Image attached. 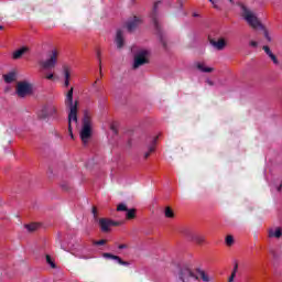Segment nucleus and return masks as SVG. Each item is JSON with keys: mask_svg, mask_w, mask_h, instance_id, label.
<instances>
[{"mask_svg": "<svg viewBox=\"0 0 282 282\" xmlns=\"http://www.w3.org/2000/svg\"><path fill=\"white\" fill-rule=\"evenodd\" d=\"M173 209H171L170 207H166L165 208V217H173Z\"/></svg>", "mask_w": 282, "mask_h": 282, "instance_id": "obj_31", "label": "nucleus"}, {"mask_svg": "<svg viewBox=\"0 0 282 282\" xmlns=\"http://www.w3.org/2000/svg\"><path fill=\"white\" fill-rule=\"evenodd\" d=\"M138 25H140V19H138V17H134L127 22L126 28L128 32H133V30H135Z\"/></svg>", "mask_w": 282, "mask_h": 282, "instance_id": "obj_15", "label": "nucleus"}, {"mask_svg": "<svg viewBox=\"0 0 282 282\" xmlns=\"http://www.w3.org/2000/svg\"><path fill=\"white\" fill-rule=\"evenodd\" d=\"M196 67L197 69H199V72H203L205 74H210V72H213V67H206L204 63L197 62Z\"/></svg>", "mask_w": 282, "mask_h": 282, "instance_id": "obj_21", "label": "nucleus"}, {"mask_svg": "<svg viewBox=\"0 0 282 282\" xmlns=\"http://www.w3.org/2000/svg\"><path fill=\"white\" fill-rule=\"evenodd\" d=\"M118 249H119V250H124V249H127V245H119V246H118Z\"/></svg>", "mask_w": 282, "mask_h": 282, "instance_id": "obj_37", "label": "nucleus"}, {"mask_svg": "<svg viewBox=\"0 0 282 282\" xmlns=\"http://www.w3.org/2000/svg\"><path fill=\"white\" fill-rule=\"evenodd\" d=\"M64 105L68 111V129L70 138H74V133H72V122H78V101H74V87L67 91Z\"/></svg>", "mask_w": 282, "mask_h": 282, "instance_id": "obj_1", "label": "nucleus"}, {"mask_svg": "<svg viewBox=\"0 0 282 282\" xmlns=\"http://www.w3.org/2000/svg\"><path fill=\"white\" fill-rule=\"evenodd\" d=\"M79 137L85 147L88 144L89 140H91V116L88 111L84 112Z\"/></svg>", "mask_w": 282, "mask_h": 282, "instance_id": "obj_4", "label": "nucleus"}, {"mask_svg": "<svg viewBox=\"0 0 282 282\" xmlns=\"http://www.w3.org/2000/svg\"><path fill=\"white\" fill-rule=\"evenodd\" d=\"M106 242V240H97L94 242V246H105Z\"/></svg>", "mask_w": 282, "mask_h": 282, "instance_id": "obj_32", "label": "nucleus"}, {"mask_svg": "<svg viewBox=\"0 0 282 282\" xmlns=\"http://www.w3.org/2000/svg\"><path fill=\"white\" fill-rule=\"evenodd\" d=\"M264 37L267 39V41H272V37H270V33H268V31L264 30Z\"/></svg>", "mask_w": 282, "mask_h": 282, "instance_id": "obj_34", "label": "nucleus"}, {"mask_svg": "<svg viewBox=\"0 0 282 282\" xmlns=\"http://www.w3.org/2000/svg\"><path fill=\"white\" fill-rule=\"evenodd\" d=\"M206 83H207V85H209L210 87H213V86L215 85V83H213V80H210V79H207Z\"/></svg>", "mask_w": 282, "mask_h": 282, "instance_id": "obj_38", "label": "nucleus"}, {"mask_svg": "<svg viewBox=\"0 0 282 282\" xmlns=\"http://www.w3.org/2000/svg\"><path fill=\"white\" fill-rule=\"evenodd\" d=\"M32 91V84L28 82H20L17 86V95L19 96V98H25V96H30Z\"/></svg>", "mask_w": 282, "mask_h": 282, "instance_id": "obj_10", "label": "nucleus"}, {"mask_svg": "<svg viewBox=\"0 0 282 282\" xmlns=\"http://www.w3.org/2000/svg\"><path fill=\"white\" fill-rule=\"evenodd\" d=\"M181 235H183V237H186V239H188L189 241H195L196 243H204V237L194 234L188 228L181 229Z\"/></svg>", "mask_w": 282, "mask_h": 282, "instance_id": "obj_12", "label": "nucleus"}, {"mask_svg": "<svg viewBox=\"0 0 282 282\" xmlns=\"http://www.w3.org/2000/svg\"><path fill=\"white\" fill-rule=\"evenodd\" d=\"M104 259H110L115 261V263H118L119 265H129V262L123 261L121 257L111 253H104Z\"/></svg>", "mask_w": 282, "mask_h": 282, "instance_id": "obj_14", "label": "nucleus"}, {"mask_svg": "<svg viewBox=\"0 0 282 282\" xmlns=\"http://www.w3.org/2000/svg\"><path fill=\"white\" fill-rule=\"evenodd\" d=\"M178 3L181 6V8H183L184 3L182 2V0H178Z\"/></svg>", "mask_w": 282, "mask_h": 282, "instance_id": "obj_40", "label": "nucleus"}, {"mask_svg": "<svg viewBox=\"0 0 282 282\" xmlns=\"http://www.w3.org/2000/svg\"><path fill=\"white\" fill-rule=\"evenodd\" d=\"M46 79L54 80V75L52 73H50L48 75H46Z\"/></svg>", "mask_w": 282, "mask_h": 282, "instance_id": "obj_35", "label": "nucleus"}, {"mask_svg": "<svg viewBox=\"0 0 282 282\" xmlns=\"http://www.w3.org/2000/svg\"><path fill=\"white\" fill-rule=\"evenodd\" d=\"M210 3H215L213 0H209Z\"/></svg>", "mask_w": 282, "mask_h": 282, "instance_id": "obj_44", "label": "nucleus"}, {"mask_svg": "<svg viewBox=\"0 0 282 282\" xmlns=\"http://www.w3.org/2000/svg\"><path fill=\"white\" fill-rule=\"evenodd\" d=\"M232 243H235V238H232V236H227L226 237V245L231 246Z\"/></svg>", "mask_w": 282, "mask_h": 282, "instance_id": "obj_29", "label": "nucleus"}, {"mask_svg": "<svg viewBox=\"0 0 282 282\" xmlns=\"http://www.w3.org/2000/svg\"><path fill=\"white\" fill-rule=\"evenodd\" d=\"M46 263H48L51 268H56V263H54V260H52V257H50V254H46Z\"/></svg>", "mask_w": 282, "mask_h": 282, "instance_id": "obj_27", "label": "nucleus"}, {"mask_svg": "<svg viewBox=\"0 0 282 282\" xmlns=\"http://www.w3.org/2000/svg\"><path fill=\"white\" fill-rule=\"evenodd\" d=\"M62 235L58 234L57 235V239L61 242V248L62 250H65L66 252H72L73 254H75L78 259H87V252H89V247H87V245L83 243V242H72L69 240H65V242H63L62 239Z\"/></svg>", "mask_w": 282, "mask_h": 282, "instance_id": "obj_2", "label": "nucleus"}, {"mask_svg": "<svg viewBox=\"0 0 282 282\" xmlns=\"http://www.w3.org/2000/svg\"><path fill=\"white\" fill-rule=\"evenodd\" d=\"M97 56H98V58H100V52H97Z\"/></svg>", "mask_w": 282, "mask_h": 282, "instance_id": "obj_41", "label": "nucleus"}, {"mask_svg": "<svg viewBox=\"0 0 282 282\" xmlns=\"http://www.w3.org/2000/svg\"><path fill=\"white\" fill-rule=\"evenodd\" d=\"M63 188H64V191H67V187L65 185H63Z\"/></svg>", "mask_w": 282, "mask_h": 282, "instance_id": "obj_42", "label": "nucleus"}, {"mask_svg": "<svg viewBox=\"0 0 282 282\" xmlns=\"http://www.w3.org/2000/svg\"><path fill=\"white\" fill-rule=\"evenodd\" d=\"M4 82L10 84L14 83V79L17 78V74L14 72H11L9 74L3 75Z\"/></svg>", "mask_w": 282, "mask_h": 282, "instance_id": "obj_22", "label": "nucleus"}, {"mask_svg": "<svg viewBox=\"0 0 282 282\" xmlns=\"http://www.w3.org/2000/svg\"><path fill=\"white\" fill-rule=\"evenodd\" d=\"M194 17H199V14H197V13H194Z\"/></svg>", "mask_w": 282, "mask_h": 282, "instance_id": "obj_43", "label": "nucleus"}, {"mask_svg": "<svg viewBox=\"0 0 282 282\" xmlns=\"http://www.w3.org/2000/svg\"><path fill=\"white\" fill-rule=\"evenodd\" d=\"M263 50L265 54H268L269 58H271V61L274 63V65H279V59H276V55L272 53L270 46H263Z\"/></svg>", "mask_w": 282, "mask_h": 282, "instance_id": "obj_19", "label": "nucleus"}, {"mask_svg": "<svg viewBox=\"0 0 282 282\" xmlns=\"http://www.w3.org/2000/svg\"><path fill=\"white\" fill-rule=\"evenodd\" d=\"M26 230H29V232H34V230H36L39 228V224H30V225H25Z\"/></svg>", "mask_w": 282, "mask_h": 282, "instance_id": "obj_26", "label": "nucleus"}, {"mask_svg": "<svg viewBox=\"0 0 282 282\" xmlns=\"http://www.w3.org/2000/svg\"><path fill=\"white\" fill-rule=\"evenodd\" d=\"M110 130L112 131L113 135H118V127L116 123H110Z\"/></svg>", "mask_w": 282, "mask_h": 282, "instance_id": "obj_28", "label": "nucleus"}, {"mask_svg": "<svg viewBox=\"0 0 282 282\" xmlns=\"http://www.w3.org/2000/svg\"><path fill=\"white\" fill-rule=\"evenodd\" d=\"M199 278L204 282L210 281V276H208V274H206V271L202 269H197L196 273H193L191 269H188L187 267H183L178 271V279L182 282H195L199 281Z\"/></svg>", "mask_w": 282, "mask_h": 282, "instance_id": "obj_3", "label": "nucleus"}, {"mask_svg": "<svg viewBox=\"0 0 282 282\" xmlns=\"http://www.w3.org/2000/svg\"><path fill=\"white\" fill-rule=\"evenodd\" d=\"M39 118L41 120H45L46 118H53L54 120H56V118H58V110L56 109V106H54L53 104H47L46 106H44L39 113Z\"/></svg>", "mask_w": 282, "mask_h": 282, "instance_id": "obj_9", "label": "nucleus"}, {"mask_svg": "<svg viewBox=\"0 0 282 282\" xmlns=\"http://www.w3.org/2000/svg\"><path fill=\"white\" fill-rule=\"evenodd\" d=\"M62 76L64 78V87H69V82L72 80V67L64 65L62 67Z\"/></svg>", "mask_w": 282, "mask_h": 282, "instance_id": "obj_13", "label": "nucleus"}, {"mask_svg": "<svg viewBox=\"0 0 282 282\" xmlns=\"http://www.w3.org/2000/svg\"><path fill=\"white\" fill-rule=\"evenodd\" d=\"M237 270H239V264L235 263L234 271H232V273H231V275L229 278V282L235 281V276H237Z\"/></svg>", "mask_w": 282, "mask_h": 282, "instance_id": "obj_25", "label": "nucleus"}, {"mask_svg": "<svg viewBox=\"0 0 282 282\" xmlns=\"http://www.w3.org/2000/svg\"><path fill=\"white\" fill-rule=\"evenodd\" d=\"M241 12L245 21L254 30H263V24H261V21H259V18H257V14H254L250 9H248L246 6H241Z\"/></svg>", "mask_w": 282, "mask_h": 282, "instance_id": "obj_6", "label": "nucleus"}, {"mask_svg": "<svg viewBox=\"0 0 282 282\" xmlns=\"http://www.w3.org/2000/svg\"><path fill=\"white\" fill-rule=\"evenodd\" d=\"M278 193H281L282 191V183L276 187Z\"/></svg>", "mask_w": 282, "mask_h": 282, "instance_id": "obj_39", "label": "nucleus"}, {"mask_svg": "<svg viewBox=\"0 0 282 282\" xmlns=\"http://www.w3.org/2000/svg\"><path fill=\"white\" fill-rule=\"evenodd\" d=\"M58 58V51L53 50L47 59L41 63L43 69H54Z\"/></svg>", "mask_w": 282, "mask_h": 282, "instance_id": "obj_11", "label": "nucleus"}, {"mask_svg": "<svg viewBox=\"0 0 282 282\" xmlns=\"http://www.w3.org/2000/svg\"><path fill=\"white\" fill-rule=\"evenodd\" d=\"M127 219H135V209H128L126 210Z\"/></svg>", "mask_w": 282, "mask_h": 282, "instance_id": "obj_24", "label": "nucleus"}, {"mask_svg": "<svg viewBox=\"0 0 282 282\" xmlns=\"http://www.w3.org/2000/svg\"><path fill=\"white\" fill-rule=\"evenodd\" d=\"M93 215H94V219L95 221H98L101 232H109V228H111V226H118V223L111 220V219H107V218H99L98 219V209H96V207H93Z\"/></svg>", "mask_w": 282, "mask_h": 282, "instance_id": "obj_8", "label": "nucleus"}, {"mask_svg": "<svg viewBox=\"0 0 282 282\" xmlns=\"http://www.w3.org/2000/svg\"><path fill=\"white\" fill-rule=\"evenodd\" d=\"M264 37L267 39V41H272V37H270V33H268V31L264 30Z\"/></svg>", "mask_w": 282, "mask_h": 282, "instance_id": "obj_33", "label": "nucleus"}, {"mask_svg": "<svg viewBox=\"0 0 282 282\" xmlns=\"http://www.w3.org/2000/svg\"><path fill=\"white\" fill-rule=\"evenodd\" d=\"M160 3H162V1H158L154 3L153 10H152L150 17H151L153 25L156 30V34H158L161 45L164 48H166V39H164V31H162V28L160 26V22L158 21V8H159Z\"/></svg>", "mask_w": 282, "mask_h": 282, "instance_id": "obj_5", "label": "nucleus"}, {"mask_svg": "<svg viewBox=\"0 0 282 282\" xmlns=\"http://www.w3.org/2000/svg\"><path fill=\"white\" fill-rule=\"evenodd\" d=\"M230 2H232V0H229Z\"/></svg>", "mask_w": 282, "mask_h": 282, "instance_id": "obj_46", "label": "nucleus"}, {"mask_svg": "<svg viewBox=\"0 0 282 282\" xmlns=\"http://www.w3.org/2000/svg\"><path fill=\"white\" fill-rule=\"evenodd\" d=\"M128 209L129 208H127V205H124V204H119L118 207H117V210H119V212L127 213Z\"/></svg>", "mask_w": 282, "mask_h": 282, "instance_id": "obj_30", "label": "nucleus"}, {"mask_svg": "<svg viewBox=\"0 0 282 282\" xmlns=\"http://www.w3.org/2000/svg\"><path fill=\"white\" fill-rule=\"evenodd\" d=\"M25 52H28V47L23 46V47L17 50L15 52H13L12 58L14 61H19V58H21V56H23L25 54Z\"/></svg>", "mask_w": 282, "mask_h": 282, "instance_id": "obj_18", "label": "nucleus"}, {"mask_svg": "<svg viewBox=\"0 0 282 282\" xmlns=\"http://www.w3.org/2000/svg\"><path fill=\"white\" fill-rule=\"evenodd\" d=\"M155 144H158V137L152 138L150 145L148 147V152L144 154V159L149 158L153 151H155Z\"/></svg>", "mask_w": 282, "mask_h": 282, "instance_id": "obj_17", "label": "nucleus"}, {"mask_svg": "<svg viewBox=\"0 0 282 282\" xmlns=\"http://www.w3.org/2000/svg\"><path fill=\"white\" fill-rule=\"evenodd\" d=\"M282 236V231H281V228H278L274 230H270L269 231V237H275L276 239L281 238Z\"/></svg>", "mask_w": 282, "mask_h": 282, "instance_id": "obj_23", "label": "nucleus"}, {"mask_svg": "<svg viewBox=\"0 0 282 282\" xmlns=\"http://www.w3.org/2000/svg\"><path fill=\"white\" fill-rule=\"evenodd\" d=\"M115 43H116L118 50H121V47L124 46V36L122 34V30L117 31Z\"/></svg>", "mask_w": 282, "mask_h": 282, "instance_id": "obj_16", "label": "nucleus"}, {"mask_svg": "<svg viewBox=\"0 0 282 282\" xmlns=\"http://www.w3.org/2000/svg\"><path fill=\"white\" fill-rule=\"evenodd\" d=\"M210 45H213V47H216V50L221 51L224 50V47H226V42L224 40H219V41L212 40Z\"/></svg>", "mask_w": 282, "mask_h": 282, "instance_id": "obj_20", "label": "nucleus"}, {"mask_svg": "<svg viewBox=\"0 0 282 282\" xmlns=\"http://www.w3.org/2000/svg\"><path fill=\"white\" fill-rule=\"evenodd\" d=\"M149 58H151V51L145 48H140L134 54L133 68L142 67V65L149 64Z\"/></svg>", "mask_w": 282, "mask_h": 282, "instance_id": "obj_7", "label": "nucleus"}, {"mask_svg": "<svg viewBox=\"0 0 282 282\" xmlns=\"http://www.w3.org/2000/svg\"><path fill=\"white\" fill-rule=\"evenodd\" d=\"M251 47H257L259 44L256 41L250 42Z\"/></svg>", "mask_w": 282, "mask_h": 282, "instance_id": "obj_36", "label": "nucleus"}, {"mask_svg": "<svg viewBox=\"0 0 282 282\" xmlns=\"http://www.w3.org/2000/svg\"><path fill=\"white\" fill-rule=\"evenodd\" d=\"M0 30H3V26L0 25Z\"/></svg>", "mask_w": 282, "mask_h": 282, "instance_id": "obj_45", "label": "nucleus"}]
</instances>
